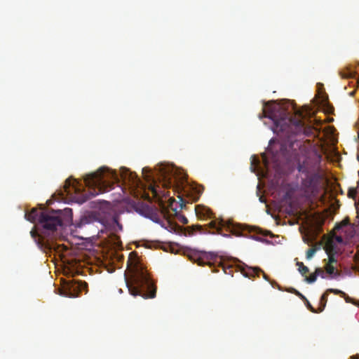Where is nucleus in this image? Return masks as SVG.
I'll list each match as a JSON object with an SVG mask.
<instances>
[{"instance_id": "6e6552de", "label": "nucleus", "mask_w": 359, "mask_h": 359, "mask_svg": "<svg viewBox=\"0 0 359 359\" xmlns=\"http://www.w3.org/2000/svg\"><path fill=\"white\" fill-rule=\"evenodd\" d=\"M241 273L243 276L248 278H254L256 276L259 277V273H262L264 278L268 280V276L259 267L245 266L244 268H241Z\"/></svg>"}, {"instance_id": "f704fd0d", "label": "nucleus", "mask_w": 359, "mask_h": 359, "mask_svg": "<svg viewBox=\"0 0 359 359\" xmlns=\"http://www.w3.org/2000/svg\"><path fill=\"white\" fill-rule=\"evenodd\" d=\"M114 222H116V223L117 224V225H118V228H119L120 229H122V226H121V224H118V222L117 219H114Z\"/></svg>"}, {"instance_id": "473e14b6", "label": "nucleus", "mask_w": 359, "mask_h": 359, "mask_svg": "<svg viewBox=\"0 0 359 359\" xmlns=\"http://www.w3.org/2000/svg\"><path fill=\"white\" fill-rule=\"evenodd\" d=\"M287 291L295 294V291H297V290L296 289L292 287V288L287 290Z\"/></svg>"}, {"instance_id": "b1692460", "label": "nucleus", "mask_w": 359, "mask_h": 359, "mask_svg": "<svg viewBox=\"0 0 359 359\" xmlns=\"http://www.w3.org/2000/svg\"><path fill=\"white\" fill-rule=\"evenodd\" d=\"M357 195V191L355 189H350L348 192V196L350 198H354Z\"/></svg>"}, {"instance_id": "c9c22d12", "label": "nucleus", "mask_w": 359, "mask_h": 359, "mask_svg": "<svg viewBox=\"0 0 359 359\" xmlns=\"http://www.w3.org/2000/svg\"><path fill=\"white\" fill-rule=\"evenodd\" d=\"M336 240H337L339 243L342 242V238H341V236H337Z\"/></svg>"}, {"instance_id": "412c9836", "label": "nucleus", "mask_w": 359, "mask_h": 359, "mask_svg": "<svg viewBox=\"0 0 359 359\" xmlns=\"http://www.w3.org/2000/svg\"><path fill=\"white\" fill-rule=\"evenodd\" d=\"M316 252V249L315 248H309L306 252V258L310 259Z\"/></svg>"}, {"instance_id": "58836bf2", "label": "nucleus", "mask_w": 359, "mask_h": 359, "mask_svg": "<svg viewBox=\"0 0 359 359\" xmlns=\"http://www.w3.org/2000/svg\"><path fill=\"white\" fill-rule=\"evenodd\" d=\"M146 180H147V181H149V180H150L149 179V176H148V177H146Z\"/></svg>"}, {"instance_id": "4468645a", "label": "nucleus", "mask_w": 359, "mask_h": 359, "mask_svg": "<svg viewBox=\"0 0 359 359\" xmlns=\"http://www.w3.org/2000/svg\"><path fill=\"white\" fill-rule=\"evenodd\" d=\"M325 250L327 255H337V246L332 241H329L326 244L325 247Z\"/></svg>"}, {"instance_id": "4c0bfd02", "label": "nucleus", "mask_w": 359, "mask_h": 359, "mask_svg": "<svg viewBox=\"0 0 359 359\" xmlns=\"http://www.w3.org/2000/svg\"><path fill=\"white\" fill-rule=\"evenodd\" d=\"M134 253H135V252H131V253H130V258H129V259H128V265L129 264V262H130V257H131Z\"/></svg>"}, {"instance_id": "c756f323", "label": "nucleus", "mask_w": 359, "mask_h": 359, "mask_svg": "<svg viewBox=\"0 0 359 359\" xmlns=\"http://www.w3.org/2000/svg\"><path fill=\"white\" fill-rule=\"evenodd\" d=\"M180 199L181 203H180V209H182L183 206L185 205V201L183 200V198L181 196H178Z\"/></svg>"}, {"instance_id": "a19ab883", "label": "nucleus", "mask_w": 359, "mask_h": 359, "mask_svg": "<svg viewBox=\"0 0 359 359\" xmlns=\"http://www.w3.org/2000/svg\"><path fill=\"white\" fill-rule=\"evenodd\" d=\"M66 210H68L69 212H72V210L71 209H66Z\"/></svg>"}, {"instance_id": "e433bc0d", "label": "nucleus", "mask_w": 359, "mask_h": 359, "mask_svg": "<svg viewBox=\"0 0 359 359\" xmlns=\"http://www.w3.org/2000/svg\"><path fill=\"white\" fill-rule=\"evenodd\" d=\"M333 110H334L333 107H329V109H327V112H328V113H332Z\"/></svg>"}, {"instance_id": "2eb2a0df", "label": "nucleus", "mask_w": 359, "mask_h": 359, "mask_svg": "<svg viewBox=\"0 0 359 359\" xmlns=\"http://www.w3.org/2000/svg\"><path fill=\"white\" fill-rule=\"evenodd\" d=\"M78 182L76 180H74V183L72 184L71 183V181L69 179L65 181V191L67 193V194H70L71 193V190H70V187H72V189L76 191H79V188H76V184H77Z\"/></svg>"}, {"instance_id": "7c9ffc66", "label": "nucleus", "mask_w": 359, "mask_h": 359, "mask_svg": "<svg viewBox=\"0 0 359 359\" xmlns=\"http://www.w3.org/2000/svg\"><path fill=\"white\" fill-rule=\"evenodd\" d=\"M30 234L33 238H36L37 236V233L34 229L30 231Z\"/></svg>"}, {"instance_id": "ea45409f", "label": "nucleus", "mask_w": 359, "mask_h": 359, "mask_svg": "<svg viewBox=\"0 0 359 359\" xmlns=\"http://www.w3.org/2000/svg\"><path fill=\"white\" fill-rule=\"evenodd\" d=\"M145 170H146V168H143V169H142V172H143V173L144 172Z\"/></svg>"}, {"instance_id": "f3484780", "label": "nucleus", "mask_w": 359, "mask_h": 359, "mask_svg": "<svg viewBox=\"0 0 359 359\" xmlns=\"http://www.w3.org/2000/svg\"><path fill=\"white\" fill-rule=\"evenodd\" d=\"M325 271L330 275H334L335 276L339 275V272L336 270L333 264H327L325 266Z\"/></svg>"}, {"instance_id": "1a4fd4ad", "label": "nucleus", "mask_w": 359, "mask_h": 359, "mask_svg": "<svg viewBox=\"0 0 359 359\" xmlns=\"http://www.w3.org/2000/svg\"><path fill=\"white\" fill-rule=\"evenodd\" d=\"M97 221V217L95 213L91 212L88 215H83L81 217L79 222L76 224V227L81 228L82 226L94 223Z\"/></svg>"}, {"instance_id": "5701e85b", "label": "nucleus", "mask_w": 359, "mask_h": 359, "mask_svg": "<svg viewBox=\"0 0 359 359\" xmlns=\"http://www.w3.org/2000/svg\"><path fill=\"white\" fill-rule=\"evenodd\" d=\"M305 303H306V307L313 313H320L318 311V310H316L312 306L311 304L309 303V302L308 301V299H306V301H304Z\"/></svg>"}, {"instance_id": "6ab92c4d", "label": "nucleus", "mask_w": 359, "mask_h": 359, "mask_svg": "<svg viewBox=\"0 0 359 359\" xmlns=\"http://www.w3.org/2000/svg\"><path fill=\"white\" fill-rule=\"evenodd\" d=\"M326 292H327L328 294H329V293H333L334 294L340 295L341 297L345 296V292L340 290H338V289L330 288V289H327L326 290Z\"/></svg>"}, {"instance_id": "9b49d317", "label": "nucleus", "mask_w": 359, "mask_h": 359, "mask_svg": "<svg viewBox=\"0 0 359 359\" xmlns=\"http://www.w3.org/2000/svg\"><path fill=\"white\" fill-rule=\"evenodd\" d=\"M196 212L199 217H208L211 218L212 212L210 209L208 208H201L199 205L196 206Z\"/></svg>"}, {"instance_id": "39448f33", "label": "nucleus", "mask_w": 359, "mask_h": 359, "mask_svg": "<svg viewBox=\"0 0 359 359\" xmlns=\"http://www.w3.org/2000/svg\"><path fill=\"white\" fill-rule=\"evenodd\" d=\"M61 210H39L32 208L29 212L25 213V218L32 223L38 222L43 229V233L50 234L57 230V226L62 225Z\"/></svg>"}, {"instance_id": "0eeeda50", "label": "nucleus", "mask_w": 359, "mask_h": 359, "mask_svg": "<svg viewBox=\"0 0 359 359\" xmlns=\"http://www.w3.org/2000/svg\"><path fill=\"white\" fill-rule=\"evenodd\" d=\"M198 264L200 266H203L205 264L208 265L210 268H213L212 269V272L216 273L218 271L217 269H216V267H221L225 274L230 275L233 276L234 271H240L241 272V268H244V266H233L231 264H226L224 262H222L220 259H218L216 257L213 262L208 261V262H205L203 258H199L198 259ZM246 266H245V267Z\"/></svg>"}, {"instance_id": "bb28decb", "label": "nucleus", "mask_w": 359, "mask_h": 359, "mask_svg": "<svg viewBox=\"0 0 359 359\" xmlns=\"http://www.w3.org/2000/svg\"><path fill=\"white\" fill-rule=\"evenodd\" d=\"M179 219L184 224H187L189 222L188 219L185 216H184V215H181Z\"/></svg>"}, {"instance_id": "f03ea898", "label": "nucleus", "mask_w": 359, "mask_h": 359, "mask_svg": "<svg viewBox=\"0 0 359 359\" xmlns=\"http://www.w3.org/2000/svg\"><path fill=\"white\" fill-rule=\"evenodd\" d=\"M259 118H269L273 123V130L276 133H285L290 137L292 135L303 134L306 137L314 135L317 129L309 123L306 122V115L298 110L294 115L290 116L287 110L276 101H269L264 103L262 113L259 115Z\"/></svg>"}, {"instance_id": "f8f14e48", "label": "nucleus", "mask_w": 359, "mask_h": 359, "mask_svg": "<svg viewBox=\"0 0 359 359\" xmlns=\"http://www.w3.org/2000/svg\"><path fill=\"white\" fill-rule=\"evenodd\" d=\"M339 74L344 79H351L355 77L356 72L351 67H347L344 69H342L339 72Z\"/></svg>"}, {"instance_id": "c85d7f7f", "label": "nucleus", "mask_w": 359, "mask_h": 359, "mask_svg": "<svg viewBox=\"0 0 359 359\" xmlns=\"http://www.w3.org/2000/svg\"><path fill=\"white\" fill-rule=\"evenodd\" d=\"M295 294L300 297L302 300L306 301L307 299L299 291H295Z\"/></svg>"}, {"instance_id": "aec40b11", "label": "nucleus", "mask_w": 359, "mask_h": 359, "mask_svg": "<svg viewBox=\"0 0 359 359\" xmlns=\"http://www.w3.org/2000/svg\"><path fill=\"white\" fill-rule=\"evenodd\" d=\"M317 277H318L317 274L313 273L311 274L309 276L306 277V280L309 283H313L316 280Z\"/></svg>"}, {"instance_id": "a211bd4d", "label": "nucleus", "mask_w": 359, "mask_h": 359, "mask_svg": "<svg viewBox=\"0 0 359 359\" xmlns=\"http://www.w3.org/2000/svg\"><path fill=\"white\" fill-rule=\"evenodd\" d=\"M297 265L299 266V271L302 275L304 276L309 272V268L304 265L302 262H297Z\"/></svg>"}, {"instance_id": "2f4dec72", "label": "nucleus", "mask_w": 359, "mask_h": 359, "mask_svg": "<svg viewBox=\"0 0 359 359\" xmlns=\"http://www.w3.org/2000/svg\"><path fill=\"white\" fill-rule=\"evenodd\" d=\"M314 121L316 122V125H321L322 124V121L320 120V119L314 118Z\"/></svg>"}, {"instance_id": "423d86ee", "label": "nucleus", "mask_w": 359, "mask_h": 359, "mask_svg": "<svg viewBox=\"0 0 359 359\" xmlns=\"http://www.w3.org/2000/svg\"><path fill=\"white\" fill-rule=\"evenodd\" d=\"M320 155H316L314 158H306L302 163L298 164L299 172L306 175L302 180V186L306 191L313 193L316 191L321 175L319 173Z\"/></svg>"}, {"instance_id": "cd10ccee", "label": "nucleus", "mask_w": 359, "mask_h": 359, "mask_svg": "<svg viewBox=\"0 0 359 359\" xmlns=\"http://www.w3.org/2000/svg\"><path fill=\"white\" fill-rule=\"evenodd\" d=\"M341 297L344 298L345 301L347 303H353L352 299L351 297H349L346 293H345V296H341Z\"/></svg>"}, {"instance_id": "a878e982", "label": "nucleus", "mask_w": 359, "mask_h": 359, "mask_svg": "<svg viewBox=\"0 0 359 359\" xmlns=\"http://www.w3.org/2000/svg\"><path fill=\"white\" fill-rule=\"evenodd\" d=\"M348 224H349L348 219H344L339 224H338L336 226V228L337 229H341L342 226H347Z\"/></svg>"}, {"instance_id": "ddd939ff", "label": "nucleus", "mask_w": 359, "mask_h": 359, "mask_svg": "<svg viewBox=\"0 0 359 359\" xmlns=\"http://www.w3.org/2000/svg\"><path fill=\"white\" fill-rule=\"evenodd\" d=\"M224 222L223 221L217 223L216 221H212L209 223L208 227L212 229H215L218 234H221L224 236H227L226 234H224L222 233V228L224 226Z\"/></svg>"}, {"instance_id": "dca6fc26", "label": "nucleus", "mask_w": 359, "mask_h": 359, "mask_svg": "<svg viewBox=\"0 0 359 359\" xmlns=\"http://www.w3.org/2000/svg\"><path fill=\"white\" fill-rule=\"evenodd\" d=\"M327 297H328V294L325 291L323 294V295L321 296L320 299V302H319L320 306L318 307L319 312H322L325 309V308L326 306L327 302Z\"/></svg>"}, {"instance_id": "393cba45", "label": "nucleus", "mask_w": 359, "mask_h": 359, "mask_svg": "<svg viewBox=\"0 0 359 359\" xmlns=\"http://www.w3.org/2000/svg\"><path fill=\"white\" fill-rule=\"evenodd\" d=\"M317 276H320L323 278H325V273L322 269L317 268L314 272Z\"/></svg>"}, {"instance_id": "4be33fe9", "label": "nucleus", "mask_w": 359, "mask_h": 359, "mask_svg": "<svg viewBox=\"0 0 359 359\" xmlns=\"http://www.w3.org/2000/svg\"><path fill=\"white\" fill-rule=\"evenodd\" d=\"M335 255H333V254L327 255V256H328V263L327 264H333L334 263H337V260L335 258Z\"/></svg>"}, {"instance_id": "9d476101", "label": "nucleus", "mask_w": 359, "mask_h": 359, "mask_svg": "<svg viewBox=\"0 0 359 359\" xmlns=\"http://www.w3.org/2000/svg\"><path fill=\"white\" fill-rule=\"evenodd\" d=\"M81 284L79 283H68L65 295L68 297H76L79 295Z\"/></svg>"}, {"instance_id": "20e7f679", "label": "nucleus", "mask_w": 359, "mask_h": 359, "mask_svg": "<svg viewBox=\"0 0 359 359\" xmlns=\"http://www.w3.org/2000/svg\"><path fill=\"white\" fill-rule=\"evenodd\" d=\"M127 287L131 295L140 296L144 299H153L156 295V285L149 273L142 266L135 264L130 281H127Z\"/></svg>"}, {"instance_id": "f257e3e1", "label": "nucleus", "mask_w": 359, "mask_h": 359, "mask_svg": "<svg viewBox=\"0 0 359 359\" xmlns=\"http://www.w3.org/2000/svg\"><path fill=\"white\" fill-rule=\"evenodd\" d=\"M177 175V170L174 168H162L160 170L159 176V184L156 185L155 184L151 185V190L155 197L161 198L160 208L161 215L165 219V221L161 220L159 215L156 213L153 214L151 219L156 223L160 224L163 227L166 229L170 232L180 233L184 231L185 236H193L196 232L200 233H209L210 231L208 229L206 226H202L200 224H195L192 226L183 228L176 223H173L170 221V214L169 208L171 209L175 214L177 212V207L174 205L177 204L175 198L170 197L168 200V205H165L162 201V198H167L170 196V191H165V189L172 188L173 190L179 192L180 189L183 188V183L186 180V176L182 175L180 177Z\"/></svg>"}, {"instance_id": "7ed1b4c3", "label": "nucleus", "mask_w": 359, "mask_h": 359, "mask_svg": "<svg viewBox=\"0 0 359 359\" xmlns=\"http://www.w3.org/2000/svg\"><path fill=\"white\" fill-rule=\"evenodd\" d=\"M120 180L133 187H137L140 183L137 175L127 168H121L118 174L107 167H102L97 172L87 175L84 182L86 187L92 189L90 191V195L95 196L111 189L114 184Z\"/></svg>"}, {"instance_id": "72a5a7b5", "label": "nucleus", "mask_w": 359, "mask_h": 359, "mask_svg": "<svg viewBox=\"0 0 359 359\" xmlns=\"http://www.w3.org/2000/svg\"><path fill=\"white\" fill-rule=\"evenodd\" d=\"M287 291L295 294V291H297V290L296 289L292 287V288L287 290Z\"/></svg>"}]
</instances>
